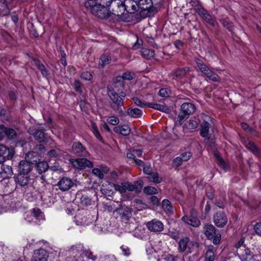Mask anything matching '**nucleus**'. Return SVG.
<instances>
[{"mask_svg":"<svg viewBox=\"0 0 261 261\" xmlns=\"http://www.w3.org/2000/svg\"><path fill=\"white\" fill-rule=\"evenodd\" d=\"M109 0H85L84 5L86 8L89 9L91 13L101 19L106 18L108 16L105 5H108Z\"/></svg>","mask_w":261,"mask_h":261,"instance_id":"f257e3e1","label":"nucleus"},{"mask_svg":"<svg viewBox=\"0 0 261 261\" xmlns=\"http://www.w3.org/2000/svg\"><path fill=\"white\" fill-rule=\"evenodd\" d=\"M108 7V16L110 13L114 16L120 17L122 16L125 12V7L124 6V3L121 0H109L108 5H105V7Z\"/></svg>","mask_w":261,"mask_h":261,"instance_id":"f03ea898","label":"nucleus"},{"mask_svg":"<svg viewBox=\"0 0 261 261\" xmlns=\"http://www.w3.org/2000/svg\"><path fill=\"white\" fill-rule=\"evenodd\" d=\"M195 61L199 70L209 80L213 82H219L220 81V77L211 70L202 60L198 58H195Z\"/></svg>","mask_w":261,"mask_h":261,"instance_id":"7ed1b4c3","label":"nucleus"},{"mask_svg":"<svg viewBox=\"0 0 261 261\" xmlns=\"http://www.w3.org/2000/svg\"><path fill=\"white\" fill-rule=\"evenodd\" d=\"M108 94L111 100L110 102L111 108L114 111H118L120 113H122L121 107L123 105L122 98L113 89H108Z\"/></svg>","mask_w":261,"mask_h":261,"instance_id":"20e7f679","label":"nucleus"},{"mask_svg":"<svg viewBox=\"0 0 261 261\" xmlns=\"http://www.w3.org/2000/svg\"><path fill=\"white\" fill-rule=\"evenodd\" d=\"M238 254L241 261H259L261 259L259 255L254 254L245 246H243V248L238 251Z\"/></svg>","mask_w":261,"mask_h":261,"instance_id":"39448f33","label":"nucleus"},{"mask_svg":"<svg viewBox=\"0 0 261 261\" xmlns=\"http://www.w3.org/2000/svg\"><path fill=\"white\" fill-rule=\"evenodd\" d=\"M195 10L204 21L213 27L217 25V23L215 17L210 14L203 7L201 6H198Z\"/></svg>","mask_w":261,"mask_h":261,"instance_id":"423d86ee","label":"nucleus"},{"mask_svg":"<svg viewBox=\"0 0 261 261\" xmlns=\"http://www.w3.org/2000/svg\"><path fill=\"white\" fill-rule=\"evenodd\" d=\"M69 162L73 167L78 170H83L86 167L92 168L93 166V163L85 158L71 159Z\"/></svg>","mask_w":261,"mask_h":261,"instance_id":"0eeeda50","label":"nucleus"},{"mask_svg":"<svg viewBox=\"0 0 261 261\" xmlns=\"http://www.w3.org/2000/svg\"><path fill=\"white\" fill-rule=\"evenodd\" d=\"M190 214V216H188L187 215L183 216L181 218L182 221L195 227L199 226L200 225V222L197 218L195 210L194 209L191 210Z\"/></svg>","mask_w":261,"mask_h":261,"instance_id":"6e6552de","label":"nucleus"},{"mask_svg":"<svg viewBox=\"0 0 261 261\" xmlns=\"http://www.w3.org/2000/svg\"><path fill=\"white\" fill-rule=\"evenodd\" d=\"M215 224L218 227H223L227 223L228 219L226 215L222 212H218L213 216Z\"/></svg>","mask_w":261,"mask_h":261,"instance_id":"1a4fd4ad","label":"nucleus"},{"mask_svg":"<svg viewBox=\"0 0 261 261\" xmlns=\"http://www.w3.org/2000/svg\"><path fill=\"white\" fill-rule=\"evenodd\" d=\"M146 226L150 231L153 232H160L164 229L163 223L155 219L147 222Z\"/></svg>","mask_w":261,"mask_h":261,"instance_id":"9d476101","label":"nucleus"},{"mask_svg":"<svg viewBox=\"0 0 261 261\" xmlns=\"http://www.w3.org/2000/svg\"><path fill=\"white\" fill-rule=\"evenodd\" d=\"M71 151L73 154L79 156H86L88 154L85 147L80 142H74L73 143Z\"/></svg>","mask_w":261,"mask_h":261,"instance_id":"9b49d317","label":"nucleus"},{"mask_svg":"<svg viewBox=\"0 0 261 261\" xmlns=\"http://www.w3.org/2000/svg\"><path fill=\"white\" fill-rule=\"evenodd\" d=\"M124 6L125 7V11L130 14L135 13L139 11L137 0H124Z\"/></svg>","mask_w":261,"mask_h":261,"instance_id":"f8f14e48","label":"nucleus"},{"mask_svg":"<svg viewBox=\"0 0 261 261\" xmlns=\"http://www.w3.org/2000/svg\"><path fill=\"white\" fill-rule=\"evenodd\" d=\"M121 216V219L123 221H128L132 216V209L126 206L121 205L119 208L116 210Z\"/></svg>","mask_w":261,"mask_h":261,"instance_id":"ddd939ff","label":"nucleus"},{"mask_svg":"<svg viewBox=\"0 0 261 261\" xmlns=\"http://www.w3.org/2000/svg\"><path fill=\"white\" fill-rule=\"evenodd\" d=\"M33 162H37V160L20 161L18 166L19 173L28 174L32 168Z\"/></svg>","mask_w":261,"mask_h":261,"instance_id":"4468645a","label":"nucleus"},{"mask_svg":"<svg viewBox=\"0 0 261 261\" xmlns=\"http://www.w3.org/2000/svg\"><path fill=\"white\" fill-rule=\"evenodd\" d=\"M137 3L138 9L141 10L140 13L147 12L145 14L147 15L150 12V9L152 6L151 0H137Z\"/></svg>","mask_w":261,"mask_h":261,"instance_id":"2eb2a0df","label":"nucleus"},{"mask_svg":"<svg viewBox=\"0 0 261 261\" xmlns=\"http://www.w3.org/2000/svg\"><path fill=\"white\" fill-rule=\"evenodd\" d=\"M47 251L44 249H40L34 252L32 261H47Z\"/></svg>","mask_w":261,"mask_h":261,"instance_id":"dca6fc26","label":"nucleus"},{"mask_svg":"<svg viewBox=\"0 0 261 261\" xmlns=\"http://www.w3.org/2000/svg\"><path fill=\"white\" fill-rule=\"evenodd\" d=\"M14 154V150L13 148H9L4 145H0V155H2L5 158V160L6 158L8 159H12Z\"/></svg>","mask_w":261,"mask_h":261,"instance_id":"f3484780","label":"nucleus"},{"mask_svg":"<svg viewBox=\"0 0 261 261\" xmlns=\"http://www.w3.org/2000/svg\"><path fill=\"white\" fill-rule=\"evenodd\" d=\"M124 184L126 191L128 190L129 191L140 192L143 186L140 181H137L134 184L126 181L124 182Z\"/></svg>","mask_w":261,"mask_h":261,"instance_id":"a211bd4d","label":"nucleus"},{"mask_svg":"<svg viewBox=\"0 0 261 261\" xmlns=\"http://www.w3.org/2000/svg\"><path fill=\"white\" fill-rule=\"evenodd\" d=\"M180 110L185 114L189 116L195 112L196 107L193 103L184 102L181 105Z\"/></svg>","mask_w":261,"mask_h":261,"instance_id":"6ab92c4d","label":"nucleus"},{"mask_svg":"<svg viewBox=\"0 0 261 261\" xmlns=\"http://www.w3.org/2000/svg\"><path fill=\"white\" fill-rule=\"evenodd\" d=\"M29 180V176L28 174L19 173L15 178V182L21 187H24L27 186Z\"/></svg>","mask_w":261,"mask_h":261,"instance_id":"aec40b11","label":"nucleus"},{"mask_svg":"<svg viewBox=\"0 0 261 261\" xmlns=\"http://www.w3.org/2000/svg\"><path fill=\"white\" fill-rule=\"evenodd\" d=\"M189 72V68L186 67L177 69L174 72L171 73L170 75L173 79L175 77L181 78L186 75Z\"/></svg>","mask_w":261,"mask_h":261,"instance_id":"412c9836","label":"nucleus"},{"mask_svg":"<svg viewBox=\"0 0 261 261\" xmlns=\"http://www.w3.org/2000/svg\"><path fill=\"white\" fill-rule=\"evenodd\" d=\"M204 233L208 239L212 240L216 233L215 227L212 224H205L204 226Z\"/></svg>","mask_w":261,"mask_h":261,"instance_id":"4be33fe9","label":"nucleus"},{"mask_svg":"<svg viewBox=\"0 0 261 261\" xmlns=\"http://www.w3.org/2000/svg\"><path fill=\"white\" fill-rule=\"evenodd\" d=\"M148 107L163 112L169 113L170 112V109L167 106L165 105H162L156 103H148Z\"/></svg>","mask_w":261,"mask_h":261,"instance_id":"5701e85b","label":"nucleus"},{"mask_svg":"<svg viewBox=\"0 0 261 261\" xmlns=\"http://www.w3.org/2000/svg\"><path fill=\"white\" fill-rule=\"evenodd\" d=\"M189 241L190 239L187 237L184 238L179 240L177 248L179 253H182L186 250Z\"/></svg>","mask_w":261,"mask_h":261,"instance_id":"b1692460","label":"nucleus"},{"mask_svg":"<svg viewBox=\"0 0 261 261\" xmlns=\"http://www.w3.org/2000/svg\"><path fill=\"white\" fill-rule=\"evenodd\" d=\"M114 131L116 133H120L123 136H128L130 133V129L127 125L117 126L114 128Z\"/></svg>","mask_w":261,"mask_h":261,"instance_id":"393cba45","label":"nucleus"},{"mask_svg":"<svg viewBox=\"0 0 261 261\" xmlns=\"http://www.w3.org/2000/svg\"><path fill=\"white\" fill-rule=\"evenodd\" d=\"M198 126V122L195 119H190L183 126V130L186 131L187 130H191L196 128Z\"/></svg>","mask_w":261,"mask_h":261,"instance_id":"a878e982","label":"nucleus"},{"mask_svg":"<svg viewBox=\"0 0 261 261\" xmlns=\"http://www.w3.org/2000/svg\"><path fill=\"white\" fill-rule=\"evenodd\" d=\"M10 11L8 4L5 2V1L0 0V15L7 16L10 13Z\"/></svg>","mask_w":261,"mask_h":261,"instance_id":"bb28decb","label":"nucleus"},{"mask_svg":"<svg viewBox=\"0 0 261 261\" xmlns=\"http://www.w3.org/2000/svg\"><path fill=\"white\" fill-rule=\"evenodd\" d=\"M210 124L206 121H203L201 124V129L200 134L202 137H207Z\"/></svg>","mask_w":261,"mask_h":261,"instance_id":"cd10ccee","label":"nucleus"},{"mask_svg":"<svg viewBox=\"0 0 261 261\" xmlns=\"http://www.w3.org/2000/svg\"><path fill=\"white\" fill-rule=\"evenodd\" d=\"M140 53L142 56L147 60L153 59L155 55L154 51L153 49L146 48H142Z\"/></svg>","mask_w":261,"mask_h":261,"instance_id":"c85d7f7f","label":"nucleus"},{"mask_svg":"<svg viewBox=\"0 0 261 261\" xmlns=\"http://www.w3.org/2000/svg\"><path fill=\"white\" fill-rule=\"evenodd\" d=\"M127 113L132 117L138 118L142 116V112L139 109L130 108L127 110Z\"/></svg>","mask_w":261,"mask_h":261,"instance_id":"c756f323","label":"nucleus"},{"mask_svg":"<svg viewBox=\"0 0 261 261\" xmlns=\"http://www.w3.org/2000/svg\"><path fill=\"white\" fill-rule=\"evenodd\" d=\"M29 133L30 134H33L35 139L38 140L39 142H42L44 140V133L42 131L37 130H36L35 133H33V130L30 128L29 129Z\"/></svg>","mask_w":261,"mask_h":261,"instance_id":"7c9ffc66","label":"nucleus"},{"mask_svg":"<svg viewBox=\"0 0 261 261\" xmlns=\"http://www.w3.org/2000/svg\"><path fill=\"white\" fill-rule=\"evenodd\" d=\"M162 206L166 213H171L173 211V207L171 202L167 199H164L162 202Z\"/></svg>","mask_w":261,"mask_h":261,"instance_id":"2f4dec72","label":"nucleus"},{"mask_svg":"<svg viewBox=\"0 0 261 261\" xmlns=\"http://www.w3.org/2000/svg\"><path fill=\"white\" fill-rule=\"evenodd\" d=\"M109 185L111 187H113L116 191L119 192L121 194H123L126 192L125 188L124 186V182H121L120 185H117L110 182L109 183Z\"/></svg>","mask_w":261,"mask_h":261,"instance_id":"473e14b6","label":"nucleus"},{"mask_svg":"<svg viewBox=\"0 0 261 261\" xmlns=\"http://www.w3.org/2000/svg\"><path fill=\"white\" fill-rule=\"evenodd\" d=\"M244 144L246 147L252 151L253 153L255 154L258 153V149L253 142L247 140L244 141Z\"/></svg>","mask_w":261,"mask_h":261,"instance_id":"72a5a7b5","label":"nucleus"},{"mask_svg":"<svg viewBox=\"0 0 261 261\" xmlns=\"http://www.w3.org/2000/svg\"><path fill=\"white\" fill-rule=\"evenodd\" d=\"M2 170L3 173L5 174V177H11L13 174V170L11 166L5 164L2 165Z\"/></svg>","mask_w":261,"mask_h":261,"instance_id":"f704fd0d","label":"nucleus"},{"mask_svg":"<svg viewBox=\"0 0 261 261\" xmlns=\"http://www.w3.org/2000/svg\"><path fill=\"white\" fill-rule=\"evenodd\" d=\"M91 129L93 132V133L94 134L95 136L97 138V139H98L99 141L102 142V141H103L102 137H101V136L100 135V134L99 132L98 127H97L96 123H94V122H91Z\"/></svg>","mask_w":261,"mask_h":261,"instance_id":"c9c22d12","label":"nucleus"},{"mask_svg":"<svg viewBox=\"0 0 261 261\" xmlns=\"http://www.w3.org/2000/svg\"><path fill=\"white\" fill-rule=\"evenodd\" d=\"M48 168V165L45 162H39L37 165V169L40 173L45 172L47 170Z\"/></svg>","mask_w":261,"mask_h":261,"instance_id":"e433bc0d","label":"nucleus"},{"mask_svg":"<svg viewBox=\"0 0 261 261\" xmlns=\"http://www.w3.org/2000/svg\"><path fill=\"white\" fill-rule=\"evenodd\" d=\"M148 178L150 180L156 184L160 183L162 180V177H160L159 174L156 172H152L149 176Z\"/></svg>","mask_w":261,"mask_h":261,"instance_id":"4c0bfd02","label":"nucleus"},{"mask_svg":"<svg viewBox=\"0 0 261 261\" xmlns=\"http://www.w3.org/2000/svg\"><path fill=\"white\" fill-rule=\"evenodd\" d=\"M216 158L217 160L218 164L220 167H221L224 170L226 171L228 168V166L227 164L224 161L222 158L218 154H215Z\"/></svg>","mask_w":261,"mask_h":261,"instance_id":"58836bf2","label":"nucleus"},{"mask_svg":"<svg viewBox=\"0 0 261 261\" xmlns=\"http://www.w3.org/2000/svg\"><path fill=\"white\" fill-rule=\"evenodd\" d=\"M215 258V254L211 249L207 250L205 253V259L206 261H214Z\"/></svg>","mask_w":261,"mask_h":261,"instance_id":"ea45409f","label":"nucleus"},{"mask_svg":"<svg viewBox=\"0 0 261 261\" xmlns=\"http://www.w3.org/2000/svg\"><path fill=\"white\" fill-rule=\"evenodd\" d=\"M71 85L76 91L79 92L81 94L83 93L82 84L79 80H74L73 83H71Z\"/></svg>","mask_w":261,"mask_h":261,"instance_id":"a19ab883","label":"nucleus"},{"mask_svg":"<svg viewBox=\"0 0 261 261\" xmlns=\"http://www.w3.org/2000/svg\"><path fill=\"white\" fill-rule=\"evenodd\" d=\"M111 61V57L108 55H103L101 56L100 59L99 64L103 67L110 63Z\"/></svg>","mask_w":261,"mask_h":261,"instance_id":"79ce46f5","label":"nucleus"},{"mask_svg":"<svg viewBox=\"0 0 261 261\" xmlns=\"http://www.w3.org/2000/svg\"><path fill=\"white\" fill-rule=\"evenodd\" d=\"M189 117V116L186 114H185L183 112L181 111V112L179 113L177 120L176 122V125H177L178 124L179 126H180L182 123H183L184 121L186 118H187Z\"/></svg>","mask_w":261,"mask_h":261,"instance_id":"37998d69","label":"nucleus"},{"mask_svg":"<svg viewBox=\"0 0 261 261\" xmlns=\"http://www.w3.org/2000/svg\"><path fill=\"white\" fill-rule=\"evenodd\" d=\"M143 191L145 194L148 195H153L158 193V191L156 189L151 186L144 187Z\"/></svg>","mask_w":261,"mask_h":261,"instance_id":"c03bdc74","label":"nucleus"},{"mask_svg":"<svg viewBox=\"0 0 261 261\" xmlns=\"http://www.w3.org/2000/svg\"><path fill=\"white\" fill-rule=\"evenodd\" d=\"M220 22L222 23L223 27H225L229 31L232 32L233 30L232 23L225 19H221L220 20Z\"/></svg>","mask_w":261,"mask_h":261,"instance_id":"a18cd8bd","label":"nucleus"},{"mask_svg":"<svg viewBox=\"0 0 261 261\" xmlns=\"http://www.w3.org/2000/svg\"><path fill=\"white\" fill-rule=\"evenodd\" d=\"M164 259L165 261H179L180 257L178 255L168 254L165 256Z\"/></svg>","mask_w":261,"mask_h":261,"instance_id":"49530a36","label":"nucleus"},{"mask_svg":"<svg viewBox=\"0 0 261 261\" xmlns=\"http://www.w3.org/2000/svg\"><path fill=\"white\" fill-rule=\"evenodd\" d=\"M16 133L14 129L8 128L7 129L6 135L8 138L10 139H14L16 137Z\"/></svg>","mask_w":261,"mask_h":261,"instance_id":"de8ad7c7","label":"nucleus"},{"mask_svg":"<svg viewBox=\"0 0 261 261\" xmlns=\"http://www.w3.org/2000/svg\"><path fill=\"white\" fill-rule=\"evenodd\" d=\"M133 100L136 105L141 108L148 107V103L142 102L139 98L137 97H133Z\"/></svg>","mask_w":261,"mask_h":261,"instance_id":"09e8293b","label":"nucleus"},{"mask_svg":"<svg viewBox=\"0 0 261 261\" xmlns=\"http://www.w3.org/2000/svg\"><path fill=\"white\" fill-rule=\"evenodd\" d=\"M81 77L86 81H90L92 79L93 76L89 71H84L81 74Z\"/></svg>","mask_w":261,"mask_h":261,"instance_id":"8fccbe9b","label":"nucleus"},{"mask_svg":"<svg viewBox=\"0 0 261 261\" xmlns=\"http://www.w3.org/2000/svg\"><path fill=\"white\" fill-rule=\"evenodd\" d=\"M101 192L106 196H112L114 192L107 187L103 186V188L101 189Z\"/></svg>","mask_w":261,"mask_h":261,"instance_id":"3c124183","label":"nucleus"},{"mask_svg":"<svg viewBox=\"0 0 261 261\" xmlns=\"http://www.w3.org/2000/svg\"><path fill=\"white\" fill-rule=\"evenodd\" d=\"M76 180H72L70 178H66V190L71 188L74 186H76Z\"/></svg>","mask_w":261,"mask_h":261,"instance_id":"603ef678","label":"nucleus"},{"mask_svg":"<svg viewBox=\"0 0 261 261\" xmlns=\"http://www.w3.org/2000/svg\"><path fill=\"white\" fill-rule=\"evenodd\" d=\"M87 103L86 101L85 100V97L83 95H82V98L80 102V106L81 109L83 111H86L87 108Z\"/></svg>","mask_w":261,"mask_h":261,"instance_id":"864d4df0","label":"nucleus"},{"mask_svg":"<svg viewBox=\"0 0 261 261\" xmlns=\"http://www.w3.org/2000/svg\"><path fill=\"white\" fill-rule=\"evenodd\" d=\"M108 122L112 125H115L119 123V120L117 117L113 116L108 118Z\"/></svg>","mask_w":261,"mask_h":261,"instance_id":"5fc2aeb1","label":"nucleus"},{"mask_svg":"<svg viewBox=\"0 0 261 261\" xmlns=\"http://www.w3.org/2000/svg\"><path fill=\"white\" fill-rule=\"evenodd\" d=\"M36 64L42 74L44 76H46L47 75V71L46 70L44 66L38 61L36 62Z\"/></svg>","mask_w":261,"mask_h":261,"instance_id":"6e6d98bb","label":"nucleus"},{"mask_svg":"<svg viewBox=\"0 0 261 261\" xmlns=\"http://www.w3.org/2000/svg\"><path fill=\"white\" fill-rule=\"evenodd\" d=\"M92 173L96 176L98 177L100 179L103 178V174L100 169L94 168L92 170Z\"/></svg>","mask_w":261,"mask_h":261,"instance_id":"4d7b16f0","label":"nucleus"},{"mask_svg":"<svg viewBox=\"0 0 261 261\" xmlns=\"http://www.w3.org/2000/svg\"><path fill=\"white\" fill-rule=\"evenodd\" d=\"M170 91L167 88H162L159 91V94L162 97H168Z\"/></svg>","mask_w":261,"mask_h":261,"instance_id":"13d9d810","label":"nucleus"},{"mask_svg":"<svg viewBox=\"0 0 261 261\" xmlns=\"http://www.w3.org/2000/svg\"><path fill=\"white\" fill-rule=\"evenodd\" d=\"M120 249L122 250V253L123 255L125 256H128L130 255V251L128 247L125 245H122L121 246Z\"/></svg>","mask_w":261,"mask_h":261,"instance_id":"bf43d9fd","label":"nucleus"},{"mask_svg":"<svg viewBox=\"0 0 261 261\" xmlns=\"http://www.w3.org/2000/svg\"><path fill=\"white\" fill-rule=\"evenodd\" d=\"M179 156L180 157L181 160L184 162H186L188 161L191 157L192 156V154L190 152H187L181 153Z\"/></svg>","mask_w":261,"mask_h":261,"instance_id":"052dcab7","label":"nucleus"},{"mask_svg":"<svg viewBox=\"0 0 261 261\" xmlns=\"http://www.w3.org/2000/svg\"><path fill=\"white\" fill-rule=\"evenodd\" d=\"M7 127L3 125H0V140H3L6 135Z\"/></svg>","mask_w":261,"mask_h":261,"instance_id":"680f3d73","label":"nucleus"},{"mask_svg":"<svg viewBox=\"0 0 261 261\" xmlns=\"http://www.w3.org/2000/svg\"><path fill=\"white\" fill-rule=\"evenodd\" d=\"M65 178L63 177L58 183L57 186L63 191H65Z\"/></svg>","mask_w":261,"mask_h":261,"instance_id":"e2e57ef3","label":"nucleus"},{"mask_svg":"<svg viewBox=\"0 0 261 261\" xmlns=\"http://www.w3.org/2000/svg\"><path fill=\"white\" fill-rule=\"evenodd\" d=\"M81 215L80 214H78L75 216V221L77 225H83L85 223V221L83 219L81 218Z\"/></svg>","mask_w":261,"mask_h":261,"instance_id":"0e129e2a","label":"nucleus"},{"mask_svg":"<svg viewBox=\"0 0 261 261\" xmlns=\"http://www.w3.org/2000/svg\"><path fill=\"white\" fill-rule=\"evenodd\" d=\"M85 256H86L88 258L92 259V260H95L96 259V256L94 255L92 252L90 250H85L84 252Z\"/></svg>","mask_w":261,"mask_h":261,"instance_id":"69168bd1","label":"nucleus"},{"mask_svg":"<svg viewBox=\"0 0 261 261\" xmlns=\"http://www.w3.org/2000/svg\"><path fill=\"white\" fill-rule=\"evenodd\" d=\"M254 229L258 235L261 236V222L256 223L254 226Z\"/></svg>","mask_w":261,"mask_h":261,"instance_id":"338daca9","label":"nucleus"},{"mask_svg":"<svg viewBox=\"0 0 261 261\" xmlns=\"http://www.w3.org/2000/svg\"><path fill=\"white\" fill-rule=\"evenodd\" d=\"M221 236L220 233H215L214 237L212 238L213 240V243L215 244H218L221 240Z\"/></svg>","mask_w":261,"mask_h":261,"instance_id":"774afa93","label":"nucleus"}]
</instances>
